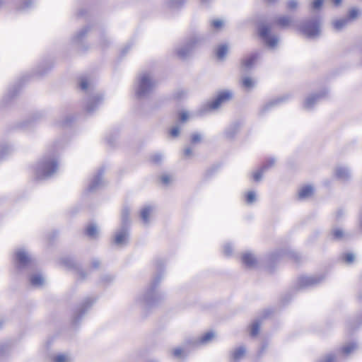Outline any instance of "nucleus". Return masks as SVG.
<instances>
[{
	"label": "nucleus",
	"instance_id": "23",
	"mask_svg": "<svg viewBox=\"0 0 362 362\" xmlns=\"http://www.w3.org/2000/svg\"><path fill=\"white\" fill-rule=\"evenodd\" d=\"M334 173L337 178L343 182L348 181L351 177V170L346 165H337L335 168Z\"/></svg>",
	"mask_w": 362,
	"mask_h": 362
},
{
	"label": "nucleus",
	"instance_id": "55",
	"mask_svg": "<svg viewBox=\"0 0 362 362\" xmlns=\"http://www.w3.org/2000/svg\"><path fill=\"white\" fill-rule=\"evenodd\" d=\"M62 262H63L64 264L68 267H73L75 266V262L72 259L64 258L62 259Z\"/></svg>",
	"mask_w": 362,
	"mask_h": 362
},
{
	"label": "nucleus",
	"instance_id": "41",
	"mask_svg": "<svg viewBox=\"0 0 362 362\" xmlns=\"http://www.w3.org/2000/svg\"><path fill=\"white\" fill-rule=\"evenodd\" d=\"M359 11L357 8H353L349 10L348 14L345 18L348 19V21L350 23L351 21H355L358 16Z\"/></svg>",
	"mask_w": 362,
	"mask_h": 362
},
{
	"label": "nucleus",
	"instance_id": "25",
	"mask_svg": "<svg viewBox=\"0 0 362 362\" xmlns=\"http://www.w3.org/2000/svg\"><path fill=\"white\" fill-rule=\"evenodd\" d=\"M190 348H192V344L188 343V339L186 340L183 346H178L171 350V354L177 359L184 358L187 354Z\"/></svg>",
	"mask_w": 362,
	"mask_h": 362
},
{
	"label": "nucleus",
	"instance_id": "5",
	"mask_svg": "<svg viewBox=\"0 0 362 362\" xmlns=\"http://www.w3.org/2000/svg\"><path fill=\"white\" fill-rule=\"evenodd\" d=\"M358 344L356 342H350L344 345L336 352H331L326 354L317 362H337L342 356H348L358 349Z\"/></svg>",
	"mask_w": 362,
	"mask_h": 362
},
{
	"label": "nucleus",
	"instance_id": "58",
	"mask_svg": "<svg viewBox=\"0 0 362 362\" xmlns=\"http://www.w3.org/2000/svg\"><path fill=\"white\" fill-rule=\"evenodd\" d=\"M105 139H106L107 142L110 145L112 146V145H114L115 141H116V139H117V135H116V134H114L113 136H112V135L107 136H106V138H105Z\"/></svg>",
	"mask_w": 362,
	"mask_h": 362
},
{
	"label": "nucleus",
	"instance_id": "59",
	"mask_svg": "<svg viewBox=\"0 0 362 362\" xmlns=\"http://www.w3.org/2000/svg\"><path fill=\"white\" fill-rule=\"evenodd\" d=\"M100 265V262L99 259H92V261L90 262V267L92 269H97L99 268Z\"/></svg>",
	"mask_w": 362,
	"mask_h": 362
},
{
	"label": "nucleus",
	"instance_id": "40",
	"mask_svg": "<svg viewBox=\"0 0 362 362\" xmlns=\"http://www.w3.org/2000/svg\"><path fill=\"white\" fill-rule=\"evenodd\" d=\"M245 202L247 204L251 205L253 204L257 200V195L255 191H249L245 195Z\"/></svg>",
	"mask_w": 362,
	"mask_h": 362
},
{
	"label": "nucleus",
	"instance_id": "43",
	"mask_svg": "<svg viewBox=\"0 0 362 362\" xmlns=\"http://www.w3.org/2000/svg\"><path fill=\"white\" fill-rule=\"evenodd\" d=\"M223 26V21L220 19H214L210 21V27L216 30H220Z\"/></svg>",
	"mask_w": 362,
	"mask_h": 362
},
{
	"label": "nucleus",
	"instance_id": "53",
	"mask_svg": "<svg viewBox=\"0 0 362 362\" xmlns=\"http://www.w3.org/2000/svg\"><path fill=\"white\" fill-rule=\"evenodd\" d=\"M100 46L103 48L106 47L109 43L110 40L107 39V37L105 35H102L100 40Z\"/></svg>",
	"mask_w": 362,
	"mask_h": 362
},
{
	"label": "nucleus",
	"instance_id": "35",
	"mask_svg": "<svg viewBox=\"0 0 362 362\" xmlns=\"http://www.w3.org/2000/svg\"><path fill=\"white\" fill-rule=\"evenodd\" d=\"M129 214V208L127 206L123 207L121 213V223L119 226H129L130 228Z\"/></svg>",
	"mask_w": 362,
	"mask_h": 362
},
{
	"label": "nucleus",
	"instance_id": "62",
	"mask_svg": "<svg viewBox=\"0 0 362 362\" xmlns=\"http://www.w3.org/2000/svg\"><path fill=\"white\" fill-rule=\"evenodd\" d=\"M78 274L79 278L82 280L85 279L86 278V276L89 274V273L85 272L83 269H78Z\"/></svg>",
	"mask_w": 362,
	"mask_h": 362
},
{
	"label": "nucleus",
	"instance_id": "34",
	"mask_svg": "<svg viewBox=\"0 0 362 362\" xmlns=\"http://www.w3.org/2000/svg\"><path fill=\"white\" fill-rule=\"evenodd\" d=\"M228 46L226 44L218 45L216 49V56L219 61L226 59L228 52Z\"/></svg>",
	"mask_w": 362,
	"mask_h": 362
},
{
	"label": "nucleus",
	"instance_id": "30",
	"mask_svg": "<svg viewBox=\"0 0 362 362\" xmlns=\"http://www.w3.org/2000/svg\"><path fill=\"white\" fill-rule=\"evenodd\" d=\"M51 362H74V357L67 352L57 353L52 355Z\"/></svg>",
	"mask_w": 362,
	"mask_h": 362
},
{
	"label": "nucleus",
	"instance_id": "7",
	"mask_svg": "<svg viewBox=\"0 0 362 362\" xmlns=\"http://www.w3.org/2000/svg\"><path fill=\"white\" fill-rule=\"evenodd\" d=\"M130 236L129 226H118L112 233L111 243L117 247H124L129 243Z\"/></svg>",
	"mask_w": 362,
	"mask_h": 362
},
{
	"label": "nucleus",
	"instance_id": "10",
	"mask_svg": "<svg viewBox=\"0 0 362 362\" xmlns=\"http://www.w3.org/2000/svg\"><path fill=\"white\" fill-rule=\"evenodd\" d=\"M329 91L327 88H323L317 92H313L308 94L303 103V107L307 111H310L319 104L322 100L327 98Z\"/></svg>",
	"mask_w": 362,
	"mask_h": 362
},
{
	"label": "nucleus",
	"instance_id": "52",
	"mask_svg": "<svg viewBox=\"0 0 362 362\" xmlns=\"http://www.w3.org/2000/svg\"><path fill=\"white\" fill-rule=\"evenodd\" d=\"M202 139V135L199 133H194L191 135V142L192 144L201 142Z\"/></svg>",
	"mask_w": 362,
	"mask_h": 362
},
{
	"label": "nucleus",
	"instance_id": "49",
	"mask_svg": "<svg viewBox=\"0 0 362 362\" xmlns=\"http://www.w3.org/2000/svg\"><path fill=\"white\" fill-rule=\"evenodd\" d=\"M75 119V117L72 115H67L65 119L62 122V127H66L69 125Z\"/></svg>",
	"mask_w": 362,
	"mask_h": 362
},
{
	"label": "nucleus",
	"instance_id": "28",
	"mask_svg": "<svg viewBox=\"0 0 362 362\" xmlns=\"http://www.w3.org/2000/svg\"><path fill=\"white\" fill-rule=\"evenodd\" d=\"M185 2L186 0H164L163 6L167 10L175 11L180 9Z\"/></svg>",
	"mask_w": 362,
	"mask_h": 362
},
{
	"label": "nucleus",
	"instance_id": "39",
	"mask_svg": "<svg viewBox=\"0 0 362 362\" xmlns=\"http://www.w3.org/2000/svg\"><path fill=\"white\" fill-rule=\"evenodd\" d=\"M356 255L352 252L343 253L341 255V259L346 264L350 265L355 261Z\"/></svg>",
	"mask_w": 362,
	"mask_h": 362
},
{
	"label": "nucleus",
	"instance_id": "29",
	"mask_svg": "<svg viewBox=\"0 0 362 362\" xmlns=\"http://www.w3.org/2000/svg\"><path fill=\"white\" fill-rule=\"evenodd\" d=\"M349 234L340 228H333L330 232V237L336 241H341L349 238Z\"/></svg>",
	"mask_w": 362,
	"mask_h": 362
},
{
	"label": "nucleus",
	"instance_id": "44",
	"mask_svg": "<svg viewBox=\"0 0 362 362\" xmlns=\"http://www.w3.org/2000/svg\"><path fill=\"white\" fill-rule=\"evenodd\" d=\"M276 163V159L274 158H268L266 162L264 163V165L262 166L263 168V170H265L266 172L273 168L275 165Z\"/></svg>",
	"mask_w": 362,
	"mask_h": 362
},
{
	"label": "nucleus",
	"instance_id": "12",
	"mask_svg": "<svg viewBox=\"0 0 362 362\" xmlns=\"http://www.w3.org/2000/svg\"><path fill=\"white\" fill-rule=\"evenodd\" d=\"M325 279L323 275L302 276L298 279L296 286L298 289H307L315 287Z\"/></svg>",
	"mask_w": 362,
	"mask_h": 362
},
{
	"label": "nucleus",
	"instance_id": "20",
	"mask_svg": "<svg viewBox=\"0 0 362 362\" xmlns=\"http://www.w3.org/2000/svg\"><path fill=\"white\" fill-rule=\"evenodd\" d=\"M242 123L240 121H234L228 125L224 130V136L228 140H233L240 132Z\"/></svg>",
	"mask_w": 362,
	"mask_h": 362
},
{
	"label": "nucleus",
	"instance_id": "6",
	"mask_svg": "<svg viewBox=\"0 0 362 362\" xmlns=\"http://www.w3.org/2000/svg\"><path fill=\"white\" fill-rule=\"evenodd\" d=\"M96 298L93 296L86 297L78 305L74 312L72 317V322L75 325H78L80 321L85 317L88 312L91 309L95 303Z\"/></svg>",
	"mask_w": 362,
	"mask_h": 362
},
{
	"label": "nucleus",
	"instance_id": "51",
	"mask_svg": "<svg viewBox=\"0 0 362 362\" xmlns=\"http://www.w3.org/2000/svg\"><path fill=\"white\" fill-rule=\"evenodd\" d=\"M34 2L32 0H27L23 4V5L19 8V9L21 11H26L31 8Z\"/></svg>",
	"mask_w": 362,
	"mask_h": 362
},
{
	"label": "nucleus",
	"instance_id": "21",
	"mask_svg": "<svg viewBox=\"0 0 362 362\" xmlns=\"http://www.w3.org/2000/svg\"><path fill=\"white\" fill-rule=\"evenodd\" d=\"M274 24L280 28L286 29L295 25V20L291 15H281L275 18Z\"/></svg>",
	"mask_w": 362,
	"mask_h": 362
},
{
	"label": "nucleus",
	"instance_id": "56",
	"mask_svg": "<svg viewBox=\"0 0 362 362\" xmlns=\"http://www.w3.org/2000/svg\"><path fill=\"white\" fill-rule=\"evenodd\" d=\"M189 114L187 111H182L179 114V119L182 122H185L188 119Z\"/></svg>",
	"mask_w": 362,
	"mask_h": 362
},
{
	"label": "nucleus",
	"instance_id": "50",
	"mask_svg": "<svg viewBox=\"0 0 362 362\" xmlns=\"http://www.w3.org/2000/svg\"><path fill=\"white\" fill-rule=\"evenodd\" d=\"M232 252H233L232 245L230 243H226L223 245V254L226 256L229 257L232 255Z\"/></svg>",
	"mask_w": 362,
	"mask_h": 362
},
{
	"label": "nucleus",
	"instance_id": "16",
	"mask_svg": "<svg viewBox=\"0 0 362 362\" xmlns=\"http://www.w3.org/2000/svg\"><path fill=\"white\" fill-rule=\"evenodd\" d=\"M104 169L100 168L90 179L87 189L93 192L105 185V181L103 179Z\"/></svg>",
	"mask_w": 362,
	"mask_h": 362
},
{
	"label": "nucleus",
	"instance_id": "8",
	"mask_svg": "<svg viewBox=\"0 0 362 362\" xmlns=\"http://www.w3.org/2000/svg\"><path fill=\"white\" fill-rule=\"evenodd\" d=\"M14 261L18 269H27L35 264L34 257L23 247L16 250Z\"/></svg>",
	"mask_w": 362,
	"mask_h": 362
},
{
	"label": "nucleus",
	"instance_id": "46",
	"mask_svg": "<svg viewBox=\"0 0 362 362\" xmlns=\"http://www.w3.org/2000/svg\"><path fill=\"white\" fill-rule=\"evenodd\" d=\"M180 127L177 124L170 129L169 134L170 135V136L176 138L180 135Z\"/></svg>",
	"mask_w": 362,
	"mask_h": 362
},
{
	"label": "nucleus",
	"instance_id": "60",
	"mask_svg": "<svg viewBox=\"0 0 362 362\" xmlns=\"http://www.w3.org/2000/svg\"><path fill=\"white\" fill-rule=\"evenodd\" d=\"M18 92V88L16 86L13 87L11 89L8 90V95L10 98L14 97L16 95H17Z\"/></svg>",
	"mask_w": 362,
	"mask_h": 362
},
{
	"label": "nucleus",
	"instance_id": "3",
	"mask_svg": "<svg viewBox=\"0 0 362 362\" xmlns=\"http://www.w3.org/2000/svg\"><path fill=\"white\" fill-rule=\"evenodd\" d=\"M80 88L87 93L88 95L84 101V110L88 114H92L96 111L103 103L104 95L95 90L92 81L87 78H81L79 81Z\"/></svg>",
	"mask_w": 362,
	"mask_h": 362
},
{
	"label": "nucleus",
	"instance_id": "14",
	"mask_svg": "<svg viewBox=\"0 0 362 362\" xmlns=\"http://www.w3.org/2000/svg\"><path fill=\"white\" fill-rule=\"evenodd\" d=\"M194 49L185 38L174 47V53L182 60L188 59L193 54Z\"/></svg>",
	"mask_w": 362,
	"mask_h": 362
},
{
	"label": "nucleus",
	"instance_id": "32",
	"mask_svg": "<svg viewBox=\"0 0 362 362\" xmlns=\"http://www.w3.org/2000/svg\"><path fill=\"white\" fill-rule=\"evenodd\" d=\"M314 188L312 185H308L302 187L298 190V196L299 199H305L312 196Z\"/></svg>",
	"mask_w": 362,
	"mask_h": 362
},
{
	"label": "nucleus",
	"instance_id": "15",
	"mask_svg": "<svg viewBox=\"0 0 362 362\" xmlns=\"http://www.w3.org/2000/svg\"><path fill=\"white\" fill-rule=\"evenodd\" d=\"M289 98L290 95L286 94L270 100L259 107V115L262 116L265 115L268 112L271 111L274 107L286 103Z\"/></svg>",
	"mask_w": 362,
	"mask_h": 362
},
{
	"label": "nucleus",
	"instance_id": "61",
	"mask_svg": "<svg viewBox=\"0 0 362 362\" xmlns=\"http://www.w3.org/2000/svg\"><path fill=\"white\" fill-rule=\"evenodd\" d=\"M288 255L291 257V258H293L295 261L298 262L299 261L300 257V255L295 252H290L288 253Z\"/></svg>",
	"mask_w": 362,
	"mask_h": 362
},
{
	"label": "nucleus",
	"instance_id": "19",
	"mask_svg": "<svg viewBox=\"0 0 362 362\" xmlns=\"http://www.w3.org/2000/svg\"><path fill=\"white\" fill-rule=\"evenodd\" d=\"M90 30V28L89 26H85L81 28L73 36L71 39L72 43L77 46L78 49L86 50L87 47H85L83 43Z\"/></svg>",
	"mask_w": 362,
	"mask_h": 362
},
{
	"label": "nucleus",
	"instance_id": "36",
	"mask_svg": "<svg viewBox=\"0 0 362 362\" xmlns=\"http://www.w3.org/2000/svg\"><path fill=\"white\" fill-rule=\"evenodd\" d=\"M30 283L34 287H40L45 283V278L40 274H35L30 276Z\"/></svg>",
	"mask_w": 362,
	"mask_h": 362
},
{
	"label": "nucleus",
	"instance_id": "31",
	"mask_svg": "<svg viewBox=\"0 0 362 362\" xmlns=\"http://www.w3.org/2000/svg\"><path fill=\"white\" fill-rule=\"evenodd\" d=\"M153 207L151 206H146L141 209L140 211V217L145 226H148L151 221V215L153 212Z\"/></svg>",
	"mask_w": 362,
	"mask_h": 362
},
{
	"label": "nucleus",
	"instance_id": "47",
	"mask_svg": "<svg viewBox=\"0 0 362 362\" xmlns=\"http://www.w3.org/2000/svg\"><path fill=\"white\" fill-rule=\"evenodd\" d=\"M265 172L266 171L263 170V168H261L259 170L253 173V180L255 182H259L262 179L263 175Z\"/></svg>",
	"mask_w": 362,
	"mask_h": 362
},
{
	"label": "nucleus",
	"instance_id": "63",
	"mask_svg": "<svg viewBox=\"0 0 362 362\" xmlns=\"http://www.w3.org/2000/svg\"><path fill=\"white\" fill-rule=\"evenodd\" d=\"M184 155L186 157H189L192 155V149L190 147H186L184 150Z\"/></svg>",
	"mask_w": 362,
	"mask_h": 362
},
{
	"label": "nucleus",
	"instance_id": "57",
	"mask_svg": "<svg viewBox=\"0 0 362 362\" xmlns=\"http://www.w3.org/2000/svg\"><path fill=\"white\" fill-rule=\"evenodd\" d=\"M323 4V0H315L312 3V8L313 9H320Z\"/></svg>",
	"mask_w": 362,
	"mask_h": 362
},
{
	"label": "nucleus",
	"instance_id": "37",
	"mask_svg": "<svg viewBox=\"0 0 362 362\" xmlns=\"http://www.w3.org/2000/svg\"><path fill=\"white\" fill-rule=\"evenodd\" d=\"M241 85L243 88L250 90L255 86V81L249 76H245L242 78Z\"/></svg>",
	"mask_w": 362,
	"mask_h": 362
},
{
	"label": "nucleus",
	"instance_id": "13",
	"mask_svg": "<svg viewBox=\"0 0 362 362\" xmlns=\"http://www.w3.org/2000/svg\"><path fill=\"white\" fill-rule=\"evenodd\" d=\"M259 36L262 38L266 45L270 48L276 47L279 42L276 35H271V28L267 24H262L258 28Z\"/></svg>",
	"mask_w": 362,
	"mask_h": 362
},
{
	"label": "nucleus",
	"instance_id": "1",
	"mask_svg": "<svg viewBox=\"0 0 362 362\" xmlns=\"http://www.w3.org/2000/svg\"><path fill=\"white\" fill-rule=\"evenodd\" d=\"M63 145L55 141L48 147L44 156L34 166V175L36 180H42L52 177L59 169L58 154Z\"/></svg>",
	"mask_w": 362,
	"mask_h": 362
},
{
	"label": "nucleus",
	"instance_id": "22",
	"mask_svg": "<svg viewBox=\"0 0 362 362\" xmlns=\"http://www.w3.org/2000/svg\"><path fill=\"white\" fill-rule=\"evenodd\" d=\"M242 263L248 269H254L257 266L258 260L251 252H245L242 255Z\"/></svg>",
	"mask_w": 362,
	"mask_h": 362
},
{
	"label": "nucleus",
	"instance_id": "54",
	"mask_svg": "<svg viewBox=\"0 0 362 362\" xmlns=\"http://www.w3.org/2000/svg\"><path fill=\"white\" fill-rule=\"evenodd\" d=\"M173 177L171 178V177L167 174L163 175L160 177L161 182L165 185L170 184V182H171V180L173 181Z\"/></svg>",
	"mask_w": 362,
	"mask_h": 362
},
{
	"label": "nucleus",
	"instance_id": "27",
	"mask_svg": "<svg viewBox=\"0 0 362 362\" xmlns=\"http://www.w3.org/2000/svg\"><path fill=\"white\" fill-rule=\"evenodd\" d=\"M349 22L348 19L345 17L340 18H335L331 21V26L334 32L339 33L341 32L344 28H346Z\"/></svg>",
	"mask_w": 362,
	"mask_h": 362
},
{
	"label": "nucleus",
	"instance_id": "9",
	"mask_svg": "<svg viewBox=\"0 0 362 362\" xmlns=\"http://www.w3.org/2000/svg\"><path fill=\"white\" fill-rule=\"evenodd\" d=\"M301 33L307 37L315 39L320 35V23L318 18H313L305 21L300 27Z\"/></svg>",
	"mask_w": 362,
	"mask_h": 362
},
{
	"label": "nucleus",
	"instance_id": "33",
	"mask_svg": "<svg viewBox=\"0 0 362 362\" xmlns=\"http://www.w3.org/2000/svg\"><path fill=\"white\" fill-rule=\"evenodd\" d=\"M86 235L92 240L97 239L99 237L100 231L96 224L92 223L86 228Z\"/></svg>",
	"mask_w": 362,
	"mask_h": 362
},
{
	"label": "nucleus",
	"instance_id": "42",
	"mask_svg": "<svg viewBox=\"0 0 362 362\" xmlns=\"http://www.w3.org/2000/svg\"><path fill=\"white\" fill-rule=\"evenodd\" d=\"M115 279L114 275L111 274H105L100 277V283L103 285H108L111 284Z\"/></svg>",
	"mask_w": 362,
	"mask_h": 362
},
{
	"label": "nucleus",
	"instance_id": "4",
	"mask_svg": "<svg viewBox=\"0 0 362 362\" xmlns=\"http://www.w3.org/2000/svg\"><path fill=\"white\" fill-rule=\"evenodd\" d=\"M156 87V80L149 72H142L136 78L135 94L139 99L148 98Z\"/></svg>",
	"mask_w": 362,
	"mask_h": 362
},
{
	"label": "nucleus",
	"instance_id": "24",
	"mask_svg": "<svg viewBox=\"0 0 362 362\" xmlns=\"http://www.w3.org/2000/svg\"><path fill=\"white\" fill-rule=\"evenodd\" d=\"M247 349L245 346L241 345L235 347L230 351V359L231 362H239L245 357Z\"/></svg>",
	"mask_w": 362,
	"mask_h": 362
},
{
	"label": "nucleus",
	"instance_id": "17",
	"mask_svg": "<svg viewBox=\"0 0 362 362\" xmlns=\"http://www.w3.org/2000/svg\"><path fill=\"white\" fill-rule=\"evenodd\" d=\"M215 337V333L213 331H209L202 336L197 338H192L188 339V343L192 344L193 349L199 348L203 346L209 344Z\"/></svg>",
	"mask_w": 362,
	"mask_h": 362
},
{
	"label": "nucleus",
	"instance_id": "26",
	"mask_svg": "<svg viewBox=\"0 0 362 362\" xmlns=\"http://www.w3.org/2000/svg\"><path fill=\"white\" fill-rule=\"evenodd\" d=\"M258 54L257 53L251 54L244 57L241 62V69L243 71L247 72L253 68L257 59Z\"/></svg>",
	"mask_w": 362,
	"mask_h": 362
},
{
	"label": "nucleus",
	"instance_id": "11",
	"mask_svg": "<svg viewBox=\"0 0 362 362\" xmlns=\"http://www.w3.org/2000/svg\"><path fill=\"white\" fill-rule=\"evenodd\" d=\"M233 92L230 89H224L217 92L214 100L208 103L207 108L209 110H216L223 105L227 103L232 100Z\"/></svg>",
	"mask_w": 362,
	"mask_h": 362
},
{
	"label": "nucleus",
	"instance_id": "18",
	"mask_svg": "<svg viewBox=\"0 0 362 362\" xmlns=\"http://www.w3.org/2000/svg\"><path fill=\"white\" fill-rule=\"evenodd\" d=\"M194 49L201 47L207 40V34L200 32H193L185 37Z\"/></svg>",
	"mask_w": 362,
	"mask_h": 362
},
{
	"label": "nucleus",
	"instance_id": "64",
	"mask_svg": "<svg viewBox=\"0 0 362 362\" xmlns=\"http://www.w3.org/2000/svg\"><path fill=\"white\" fill-rule=\"evenodd\" d=\"M266 349H267V345L266 344L262 345V347L259 349V350L257 352L258 356L259 357L262 356Z\"/></svg>",
	"mask_w": 362,
	"mask_h": 362
},
{
	"label": "nucleus",
	"instance_id": "38",
	"mask_svg": "<svg viewBox=\"0 0 362 362\" xmlns=\"http://www.w3.org/2000/svg\"><path fill=\"white\" fill-rule=\"evenodd\" d=\"M261 326V320H255L250 325V334L251 337H255L258 334Z\"/></svg>",
	"mask_w": 362,
	"mask_h": 362
},
{
	"label": "nucleus",
	"instance_id": "2",
	"mask_svg": "<svg viewBox=\"0 0 362 362\" xmlns=\"http://www.w3.org/2000/svg\"><path fill=\"white\" fill-rule=\"evenodd\" d=\"M163 278V273L156 274L147 288L136 296L132 306L146 313L148 308L160 303L164 299V294L158 291L157 288Z\"/></svg>",
	"mask_w": 362,
	"mask_h": 362
},
{
	"label": "nucleus",
	"instance_id": "45",
	"mask_svg": "<svg viewBox=\"0 0 362 362\" xmlns=\"http://www.w3.org/2000/svg\"><path fill=\"white\" fill-rule=\"evenodd\" d=\"M299 6V2L297 0H288L286 2V8L289 11H295Z\"/></svg>",
	"mask_w": 362,
	"mask_h": 362
},
{
	"label": "nucleus",
	"instance_id": "48",
	"mask_svg": "<svg viewBox=\"0 0 362 362\" xmlns=\"http://www.w3.org/2000/svg\"><path fill=\"white\" fill-rule=\"evenodd\" d=\"M163 158V154L160 153H156L151 156V160L153 163L156 164H160L162 162Z\"/></svg>",
	"mask_w": 362,
	"mask_h": 362
}]
</instances>
